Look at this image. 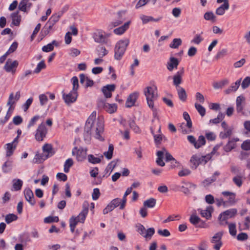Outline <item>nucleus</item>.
Wrapping results in <instances>:
<instances>
[{"instance_id": "f257e3e1", "label": "nucleus", "mask_w": 250, "mask_h": 250, "mask_svg": "<svg viewBox=\"0 0 250 250\" xmlns=\"http://www.w3.org/2000/svg\"><path fill=\"white\" fill-rule=\"evenodd\" d=\"M96 112L93 111L86 122L84 129V132L87 135H89L92 131H94L95 137L100 141H104V139L101 136L104 129V122L102 119L99 118L96 120Z\"/></svg>"}, {"instance_id": "f03ea898", "label": "nucleus", "mask_w": 250, "mask_h": 250, "mask_svg": "<svg viewBox=\"0 0 250 250\" xmlns=\"http://www.w3.org/2000/svg\"><path fill=\"white\" fill-rule=\"evenodd\" d=\"M144 93L148 106L155 111L156 109L154 108V102L157 99L158 96L157 87L155 86H147L144 89Z\"/></svg>"}, {"instance_id": "7ed1b4c3", "label": "nucleus", "mask_w": 250, "mask_h": 250, "mask_svg": "<svg viewBox=\"0 0 250 250\" xmlns=\"http://www.w3.org/2000/svg\"><path fill=\"white\" fill-rule=\"evenodd\" d=\"M221 195L224 197L229 196V199L225 200L223 198H215V202L218 207H220L221 206L225 207L228 205H234L236 203V194L235 193L229 191H224L221 192Z\"/></svg>"}, {"instance_id": "20e7f679", "label": "nucleus", "mask_w": 250, "mask_h": 250, "mask_svg": "<svg viewBox=\"0 0 250 250\" xmlns=\"http://www.w3.org/2000/svg\"><path fill=\"white\" fill-rule=\"evenodd\" d=\"M129 43V40L126 38L120 40L117 42L114 49V58L116 60H120L121 59Z\"/></svg>"}, {"instance_id": "39448f33", "label": "nucleus", "mask_w": 250, "mask_h": 250, "mask_svg": "<svg viewBox=\"0 0 250 250\" xmlns=\"http://www.w3.org/2000/svg\"><path fill=\"white\" fill-rule=\"evenodd\" d=\"M164 154H165L166 162L172 161H174L176 164H177V161L173 157V156L165 148H163L162 150L158 151L157 152V158L156 162L158 166L161 167L165 166V163L163 160Z\"/></svg>"}, {"instance_id": "423d86ee", "label": "nucleus", "mask_w": 250, "mask_h": 250, "mask_svg": "<svg viewBox=\"0 0 250 250\" xmlns=\"http://www.w3.org/2000/svg\"><path fill=\"white\" fill-rule=\"evenodd\" d=\"M223 232L219 231L216 233L211 238L210 243L213 244L212 248L215 250H220L223 245L222 238Z\"/></svg>"}, {"instance_id": "0eeeda50", "label": "nucleus", "mask_w": 250, "mask_h": 250, "mask_svg": "<svg viewBox=\"0 0 250 250\" xmlns=\"http://www.w3.org/2000/svg\"><path fill=\"white\" fill-rule=\"evenodd\" d=\"M47 132V129L43 123L41 124L38 127L35 137L37 141L40 142L43 141L45 137Z\"/></svg>"}, {"instance_id": "6e6552de", "label": "nucleus", "mask_w": 250, "mask_h": 250, "mask_svg": "<svg viewBox=\"0 0 250 250\" xmlns=\"http://www.w3.org/2000/svg\"><path fill=\"white\" fill-rule=\"evenodd\" d=\"M86 149L82 147H75L72 151V155L76 156L78 161L82 162L86 158Z\"/></svg>"}, {"instance_id": "1a4fd4ad", "label": "nucleus", "mask_w": 250, "mask_h": 250, "mask_svg": "<svg viewBox=\"0 0 250 250\" xmlns=\"http://www.w3.org/2000/svg\"><path fill=\"white\" fill-rule=\"evenodd\" d=\"M109 37L108 34L101 30H97L93 33V38L95 42L98 43H106L107 38Z\"/></svg>"}, {"instance_id": "9d476101", "label": "nucleus", "mask_w": 250, "mask_h": 250, "mask_svg": "<svg viewBox=\"0 0 250 250\" xmlns=\"http://www.w3.org/2000/svg\"><path fill=\"white\" fill-rule=\"evenodd\" d=\"M62 98L67 104L74 103L77 99L78 93L77 91L71 90L69 93L65 94L62 91Z\"/></svg>"}, {"instance_id": "9b49d317", "label": "nucleus", "mask_w": 250, "mask_h": 250, "mask_svg": "<svg viewBox=\"0 0 250 250\" xmlns=\"http://www.w3.org/2000/svg\"><path fill=\"white\" fill-rule=\"evenodd\" d=\"M18 65L19 62L17 61H12L11 59H9L7 60L4 66V69L7 72H11L12 74H14Z\"/></svg>"}, {"instance_id": "f8f14e48", "label": "nucleus", "mask_w": 250, "mask_h": 250, "mask_svg": "<svg viewBox=\"0 0 250 250\" xmlns=\"http://www.w3.org/2000/svg\"><path fill=\"white\" fill-rule=\"evenodd\" d=\"M237 213V209L231 208L222 212L218 217L219 220L221 221H226L229 218L233 217Z\"/></svg>"}, {"instance_id": "ddd939ff", "label": "nucleus", "mask_w": 250, "mask_h": 250, "mask_svg": "<svg viewBox=\"0 0 250 250\" xmlns=\"http://www.w3.org/2000/svg\"><path fill=\"white\" fill-rule=\"evenodd\" d=\"M184 73V68L182 67L173 76V84L176 88L181 87L179 85L182 83V77Z\"/></svg>"}, {"instance_id": "4468645a", "label": "nucleus", "mask_w": 250, "mask_h": 250, "mask_svg": "<svg viewBox=\"0 0 250 250\" xmlns=\"http://www.w3.org/2000/svg\"><path fill=\"white\" fill-rule=\"evenodd\" d=\"M32 5V3L30 2V0H22L19 4L18 9L21 11L28 13Z\"/></svg>"}, {"instance_id": "2eb2a0df", "label": "nucleus", "mask_w": 250, "mask_h": 250, "mask_svg": "<svg viewBox=\"0 0 250 250\" xmlns=\"http://www.w3.org/2000/svg\"><path fill=\"white\" fill-rule=\"evenodd\" d=\"M24 194L26 200L31 206H34L36 204V201L34 198L33 192L30 188H25L24 190Z\"/></svg>"}, {"instance_id": "dca6fc26", "label": "nucleus", "mask_w": 250, "mask_h": 250, "mask_svg": "<svg viewBox=\"0 0 250 250\" xmlns=\"http://www.w3.org/2000/svg\"><path fill=\"white\" fill-rule=\"evenodd\" d=\"M14 99V94L13 93H11L9 95L8 101L7 102V105H10V107L9 108V109L7 112V114L6 116H5L3 120H1L0 121V124H1L2 125L4 124L5 123L7 122V121L9 120L11 116V114L9 113L10 109L11 107L12 104H13L14 103V102L13 101V100Z\"/></svg>"}, {"instance_id": "f3484780", "label": "nucleus", "mask_w": 250, "mask_h": 250, "mask_svg": "<svg viewBox=\"0 0 250 250\" xmlns=\"http://www.w3.org/2000/svg\"><path fill=\"white\" fill-rule=\"evenodd\" d=\"M115 89V85L114 84H108L106 86H104L102 88V91L104 96V97L106 98H110L112 96V92H113Z\"/></svg>"}, {"instance_id": "a211bd4d", "label": "nucleus", "mask_w": 250, "mask_h": 250, "mask_svg": "<svg viewBox=\"0 0 250 250\" xmlns=\"http://www.w3.org/2000/svg\"><path fill=\"white\" fill-rule=\"evenodd\" d=\"M138 97V93L134 92L129 95L125 103V106L126 107H131L133 106L135 103Z\"/></svg>"}, {"instance_id": "6ab92c4d", "label": "nucleus", "mask_w": 250, "mask_h": 250, "mask_svg": "<svg viewBox=\"0 0 250 250\" xmlns=\"http://www.w3.org/2000/svg\"><path fill=\"white\" fill-rule=\"evenodd\" d=\"M179 62L178 60L174 57H170L169 59V62H167V69L169 71H172L174 69H177L179 65Z\"/></svg>"}, {"instance_id": "aec40b11", "label": "nucleus", "mask_w": 250, "mask_h": 250, "mask_svg": "<svg viewBox=\"0 0 250 250\" xmlns=\"http://www.w3.org/2000/svg\"><path fill=\"white\" fill-rule=\"evenodd\" d=\"M198 210L203 217L209 219L211 217V212L213 211V208L212 206H208L206 209H198Z\"/></svg>"}, {"instance_id": "412c9836", "label": "nucleus", "mask_w": 250, "mask_h": 250, "mask_svg": "<svg viewBox=\"0 0 250 250\" xmlns=\"http://www.w3.org/2000/svg\"><path fill=\"white\" fill-rule=\"evenodd\" d=\"M42 154H44L45 156H47V158L52 156L55 153L52 145L48 144H46L42 146Z\"/></svg>"}, {"instance_id": "4be33fe9", "label": "nucleus", "mask_w": 250, "mask_h": 250, "mask_svg": "<svg viewBox=\"0 0 250 250\" xmlns=\"http://www.w3.org/2000/svg\"><path fill=\"white\" fill-rule=\"evenodd\" d=\"M10 17L12 19V23L15 26H19L21 21V16L19 15V11L11 14Z\"/></svg>"}, {"instance_id": "5701e85b", "label": "nucleus", "mask_w": 250, "mask_h": 250, "mask_svg": "<svg viewBox=\"0 0 250 250\" xmlns=\"http://www.w3.org/2000/svg\"><path fill=\"white\" fill-rule=\"evenodd\" d=\"M220 175V172L218 171H215L213 175L209 178H208L204 180L202 182L203 185L205 186H208L212 183L215 182L216 180L217 177Z\"/></svg>"}, {"instance_id": "b1692460", "label": "nucleus", "mask_w": 250, "mask_h": 250, "mask_svg": "<svg viewBox=\"0 0 250 250\" xmlns=\"http://www.w3.org/2000/svg\"><path fill=\"white\" fill-rule=\"evenodd\" d=\"M239 141V139H233L229 141L228 143L224 147V149L226 152H229L236 146L235 143Z\"/></svg>"}, {"instance_id": "393cba45", "label": "nucleus", "mask_w": 250, "mask_h": 250, "mask_svg": "<svg viewBox=\"0 0 250 250\" xmlns=\"http://www.w3.org/2000/svg\"><path fill=\"white\" fill-rule=\"evenodd\" d=\"M130 23V21L125 22L122 26L115 29L114 30V33L116 35L123 34L129 28Z\"/></svg>"}, {"instance_id": "a878e982", "label": "nucleus", "mask_w": 250, "mask_h": 250, "mask_svg": "<svg viewBox=\"0 0 250 250\" xmlns=\"http://www.w3.org/2000/svg\"><path fill=\"white\" fill-rule=\"evenodd\" d=\"M241 82V79L236 81L235 83H232L231 86L225 90L226 94H229L231 92L236 91L239 87Z\"/></svg>"}, {"instance_id": "bb28decb", "label": "nucleus", "mask_w": 250, "mask_h": 250, "mask_svg": "<svg viewBox=\"0 0 250 250\" xmlns=\"http://www.w3.org/2000/svg\"><path fill=\"white\" fill-rule=\"evenodd\" d=\"M179 99L182 102H185L187 99V94L185 89L182 87L176 88Z\"/></svg>"}, {"instance_id": "cd10ccee", "label": "nucleus", "mask_w": 250, "mask_h": 250, "mask_svg": "<svg viewBox=\"0 0 250 250\" xmlns=\"http://www.w3.org/2000/svg\"><path fill=\"white\" fill-rule=\"evenodd\" d=\"M88 211V208H83L82 211L79 213V214L77 217H75V218H77V220H78V221H79V222L83 223H84L86 215L87 214Z\"/></svg>"}, {"instance_id": "c85d7f7f", "label": "nucleus", "mask_w": 250, "mask_h": 250, "mask_svg": "<svg viewBox=\"0 0 250 250\" xmlns=\"http://www.w3.org/2000/svg\"><path fill=\"white\" fill-rule=\"evenodd\" d=\"M6 157H9L13 154V152L16 148V144L13 145V144L8 143L6 144Z\"/></svg>"}, {"instance_id": "c756f323", "label": "nucleus", "mask_w": 250, "mask_h": 250, "mask_svg": "<svg viewBox=\"0 0 250 250\" xmlns=\"http://www.w3.org/2000/svg\"><path fill=\"white\" fill-rule=\"evenodd\" d=\"M13 188L15 191H18L21 189L23 182L21 180L19 179H14L12 181Z\"/></svg>"}, {"instance_id": "7c9ffc66", "label": "nucleus", "mask_w": 250, "mask_h": 250, "mask_svg": "<svg viewBox=\"0 0 250 250\" xmlns=\"http://www.w3.org/2000/svg\"><path fill=\"white\" fill-rule=\"evenodd\" d=\"M125 14V11H121L118 12V18L119 20L114 21L112 23L113 26L116 27L122 23L123 21L125 20L122 16Z\"/></svg>"}, {"instance_id": "2f4dec72", "label": "nucleus", "mask_w": 250, "mask_h": 250, "mask_svg": "<svg viewBox=\"0 0 250 250\" xmlns=\"http://www.w3.org/2000/svg\"><path fill=\"white\" fill-rule=\"evenodd\" d=\"M47 159V156H45L44 154H36L33 160L35 164H40Z\"/></svg>"}, {"instance_id": "473e14b6", "label": "nucleus", "mask_w": 250, "mask_h": 250, "mask_svg": "<svg viewBox=\"0 0 250 250\" xmlns=\"http://www.w3.org/2000/svg\"><path fill=\"white\" fill-rule=\"evenodd\" d=\"M13 161L10 160L6 161L2 166V169L3 172L7 173L11 170Z\"/></svg>"}, {"instance_id": "72a5a7b5", "label": "nucleus", "mask_w": 250, "mask_h": 250, "mask_svg": "<svg viewBox=\"0 0 250 250\" xmlns=\"http://www.w3.org/2000/svg\"><path fill=\"white\" fill-rule=\"evenodd\" d=\"M229 83L228 80L224 79L219 82H214L213 86L214 89L222 88L224 86L227 85Z\"/></svg>"}, {"instance_id": "f704fd0d", "label": "nucleus", "mask_w": 250, "mask_h": 250, "mask_svg": "<svg viewBox=\"0 0 250 250\" xmlns=\"http://www.w3.org/2000/svg\"><path fill=\"white\" fill-rule=\"evenodd\" d=\"M190 162L191 167L196 169L200 165V159L198 158V156L196 155H193L190 160Z\"/></svg>"}, {"instance_id": "c9c22d12", "label": "nucleus", "mask_w": 250, "mask_h": 250, "mask_svg": "<svg viewBox=\"0 0 250 250\" xmlns=\"http://www.w3.org/2000/svg\"><path fill=\"white\" fill-rule=\"evenodd\" d=\"M79 221L77 220V218L75 216H72L69 219V226L71 231L73 233L74 232L75 229Z\"/></svg>"}, {"instance_id": "e433bc0d", "label": "nucleus", "mask_w": 250, "mask_h": 250, "mask_svg": "<svg viewBox=\"0 0 250 250\" xmlns=\"http://www.w3.org/2000/svg\"><path fill=\"white\" fill-rule=\"evenodd\" d=\"M18 216L13 213H9L7 214L5 217V221L7 224H10L13 221H15L18 219Z\"/></svg>"}, {"instance_id": "4c0bfd02", "label": "nucleus", "mask_w": 250, "mask_h": 250, "mask_svg": "<svg viewBox=\"0 0 250 250\" xmlns=\"http://www.w3.org/2000/svg\"><path fill=\"white\" fill-rule=\"evenodd\" d=\"M156 203V200L153 198H151L144 202V206L149 208H153Z\"/></svg>"}, {"instance_id": "58836bf2", "label": "nucleus", "mask_w": 250, "mask_h": 250, "mask_svg": "<svg viewBox=\"0 0 250 250\" xmlns=\"http://www.w3.org/2000/svg\"><path fill=\"white\" fill-rule=\"evenodd\" d=\"M206 144V140L204 136L201 135L199 137L197 141H196L194 144V147L196 148H199Z\"/></svg>"}, {"instance_id": "ea45409f", "label": "nucleus", "mask_w": 250, "mask_h": 250, "mask_svg": "<svg viewBox=\"0 0 250 250\" xmlns=\"http://www.w3.org/2000/svg\"><path fill=\"white\" fill-rule=\"evenodd\" d=\"M113 150L114 146L113 145L110 144L109 145L108 151L104 153V155L108 160H110L112 158Z\"/></svg>"}, {"instance_id": "a19ab883", "label": "nucleus", "mask_w": 250, "mask_h": 250, "mask_svg": "<svg viewBox=\"0 0 250 250\" xmlns=\"http://www.w3.org/2000/svg\"><path fill=\"white\" fill-rule=\"evenodd\" d=\"M117 105L115 104H110L107 103L104 110L109 113H113L117 110Z\"/></svg>"}, {"instance_id": "79ce46f5", "label": "nucleus", "mask_w": 250, "mask_h": 250, "mask_svg": "<svg viewBox=\"0 0 250 250\" xmlns=\"http://www.w3.org/2000/svg\"><path fill=\"white\" fill-rule=\"evenodd\" d=\"M73 165V161L71 158H69L66 160L64 164V171L68 173L70 167Z\"/></svg>"}, {"instance_id": "37998d69", "label": "nucleus", "mask_w": 250, "mask_h": 250, "mask_svg": "<svg viewBox=\"0 0 250 250\" xmlns=\"http://www.w3.org/2000/svg\"><path fill=\"white\" fill-rule=\"evenodd\" d=\"M97 52L100 58H103L108 53V51L103 46L99 47L97 49Z\"/></svg>"}, {"instance_id": "c03bdc74", "label": "nucleus", "mask_w": 250, "mask_h": 250, "mask_svg": "<svg viewBox=\"0 0 250 250\" xmlns=\"http://www.w3.org/2000/svg\"><path fill=\"white\" fill-rule=\"evenodd\" d=\"M182 44V40L181 39H174L169 45L170 47L172 48H177Z\"/></svg>"}, {"instance_id": "a18cd8bd", "label": "nucleus", "mask_w": 250, "mask_h": 250, "mask_svg": "<svg viewBox=\"0 0 250 250\" xmlns=\"http://www.w3.org/2000/svg\"><path fill=\"white\" fill-rule=\"evenodd\" d=\"M224 130V132H221L219 135L220 137L223 139L229 137L232 133V129L230 128Z\"/></svg>"}, {"instance_id": "49530a36", "label": "nucleus", "mask_w": 250, "mask_h": 250, "mask_svg": "<svg viewBox=\"0 0 250 250\" xmlns=\"http://www.w3.org/2000/svg\"><path fill=\"white\" fill-rule=\"evenodd\" d=\"M183 117L187 121L186 125L188 128H191L192 126V122L189 114L187 112L183 113Z\"/></svg>"}, {"instance_id": "de8ad7c7", "label": "nucleus", "mask_w": 250, "mask_h": 250, "mask_svg": "<svg viewBox=\"0 0 250 250\" xmlns=\"http://www.w3.org/2000/svg\"><path fill=\"white\" fill-rule=\"evenodd\" d=\"M198 158L200 159V165H205L211 158V156L208 154L201 157L198 156Z\"/></svg>"}, {"instance_id": "09e8293b", "label": "nucleus", "mask_w": 250, "mask_h": 250, "mask_svg": "<svg viewBox=\"0 0 250 250\" xmlns=\"http://www.w3.org/2000/svg\"><path fill=\"white\" fill-rule=\"evenodd\" d=\"M88 159L89 162L93 164L100 163L101 161V160L100 158L95 157L92 154H90L88 155Z\"/></svg>"}, {"instance_id": "8fccbe9b", "label": "nucleus", "mask_w": 250, "mask_h": 250, "mask_svg": "<svg viewBox=\"0 0 250 250\" xmlns=\"http://www.w3.org/2000/svg\"><path fill=\"white\" fill-rule=\"evenodd\" d=\"M224 114L222 113H219L217 118L210 120L209 122L214 124H217L220 123L224 118Z\"/></svg>"}, {"instance_id": "3c124183", "label": "nucleus", "mask_w": 250, "mask_h": 250, "mask_svg": "<svg viewBox=\"0 0 250 250\" xmlns=\"http://www.w3.org/2000/svg\"><path fill=\"white\" fill-rule=\"evenodd\" d=\"M195 107L199 113L202 117L205 116L206 114V109L201 104H198L197 103L195 104Z\"/></svg>"}, {"instance_id": "603ef678", "label": "nucleus", "mask_w": 250, "mask_h": 250, "mask_svg": "<svg viewBox=\"0 0 250 250\" xmlns=\"http://www.w3.org/2000/svg\"><path fill=\"white\" fill-rule=\"evenodd\" d=\"M204 19L207 21H212L215 20V16L213 13L211 11L207 12L205 13L204 16Z\"/></svg>"}, {"instance_id": "864d4df0", "label": "nucleus", "mask_w": 250, "mask_h": 250, "mask_svg": "<svg viewBox=\"0 0 250 250\" xmlns=\"http://www.w3.org/2000/svg\"><path fill=\"white\" fill-rule=\"evenodd\" d=\"M46 65L44 61H42L38 64L34 72L35 73H39L42 69L45 68Z\"/></svg>"}, {"instance_id": "5fc2aeb1", "label": "nucleus", "mask_w": 250, "mask_h": 250, "mask_svg": "<svg viewBox=\"0 0 250 250\" xmlns=\"http://www.w3.org/2000/svg\"><path fill=\"white\" fill-rule=\"evenodd\" d=\"M155 233V229L153 228H150L146 230L144 237L146 238H151Z\"/></svg>"}, {"instance_id": "6e6d98bb", "label": "nucleus", "mask_w": 250, "mask_h": 250, "mask_svg": "<svg viewBox=\"0 0 250 250\" xmlns=\"http://www.w3.org/2000/svg\"><path fill=\"white\" fill-rule=\"evenodd\" d=\"M139 64V61L137 59L135 58L134 60V62L130 65V74L132 76H134L135 74L134 67L138 66Z\"/></svg>"}, {"instance_id": "4d7b16f0", "label": "nucleus", "mask_w": 250, "mask_h": 250, "mask_svg": "<svg viewBox=\"0 0 250 250\" xmlns=\"http://www.w3.org/2000/svg\"><path fill=\"white\" fill-rule=\"evenodd\" d=\"M128 124L130 127L132 128L135 132H140V128L137 125H136V124L134 120H130L128 121Z\"/></svg>"}, {"instance_id": "13d9d810", "label": "nucleus", "mask_w": 250, "mask_h": 250, "mask_svg": "<svg viewBox=\"0 0 250 250\" xmlns=\"http://www.w3.org/2000/svg\"><path fill=\"white\" fill-rule=\"evenodd\" d=\"M71 82L73 84V89L72 90L77 91L79 87L78 79L76 76H74L71 79Z\"/></svg>"}, {"instance_id": "bf43d9fd", "label": "nucleus", "mask_w": 250, "mask_h": 250, "mask_svg": "<svg viewBox=\"0 0 250 250\" xmlns=\"http://www.w3.org/2000/svg\"><path fill=\"white\" fill-rule=\"evenodd\" d=\"M201 221V219L197 216L192 214L189 218L190 222L193 225H196Z\"/></svg>"}, {"instance_id": "052dcab7", "label": "nucleus", "mask_w": 250, "mask_h": 250, "mask_svg": "<svg viewBox=\"0 0 250 250\" xmlns=\"http://www.w3.org/2000/svg\"><path fill=\"white\" fill-rule=\"evenodd\" d=\"M151 132L153 134L154 141L156 145H160L161 143L163 138H165V137L162 134L155 135L153 133L152 131H151Z\"/></svg>"}, {"instance_id": "680f3d73", "label": "nucleus", "mask_w": 250, "mask_h": 250, "mask_svg": "<svg viewBox=\"0 0 250 250\" xmlns=\"http://www.w3.org/2000/svg\"><path fill=\"white\" fill-rule=\"evenodd\" d=\"M62 15H58L57 14H53L49 19V23H51L54 25L59 21Z\"/></svg>"}, {"instance_id": "e2e57ef3", "label": "nucleus", "mask_w": 250, "mask_h": 250, "mask_svg": "<svg viewBox=\"0 0 250 250\" xmlns=\"http://www.w3.org/2000/svg\"><path fill=\"white\" fill-rule=\"evenodd\" d=\"M140 19L142 21L143 24H146L149 21H152L153 17L152 16L142 15L140 16Z\"/></svg>"}, {"instance_id": "0e129e2a", "label": "nucleus", "mask_w": 250, "mask_h": 250, "mask_svg": "<svg viewBox=\"0 0 250 250\" xmlns=\"http://www.w3.org/2000/svg\"><path fill=\"white\" fill-rule=\"evenodd\" d=\"M33 101V98H29L26 100L25 103L22 105V108L24 111H26L31 104H32Z\"/></svg>"}, {"instance_id": "69168bd1", "label": "nucleus", "mask_w": 250, "mask_h": 250, "mask_svg": "<svg viewBox=\"0 0 250 250\" xmlns=\"http://www.w3.org/2000/svg\"><path fill=\"white\" fill-rule=\"evenodd\" d=\"M136 228L139 234L144 237L146 231V229L144 226L141 224H138L136 225Z\"/></svg>"}, {"instance_id": "338daca9", "label": "nucleus", "mask_w": 250, "mask_h": 250, "mask_svg": "<svg viewBox=\"0 0 250 250\" xmlns=\"http://www.w3.org/2000/svg\"><path fill=\"white\" fill-rule=\"evenodd\" d=\"M202 41H203V38L201 36V35L200 34H196L192 40L191 42L196 44H199Z\"/></svg>"}, {"instance_id": "774afa93", "label": "nucleus", "mask_w": 250, "mask_h": 250, "mask_svg": "<svg viewBox=\"0 0 250 250\" xmlns=\"http://www.w3.org/2000/svg\"><path fill=\"white\" fill-rule=\"evenodd\" d=\"M250 85V77H247L243 81L241 86L243 89H246Z\"/></svg>"}]
</instances>
